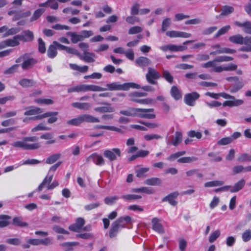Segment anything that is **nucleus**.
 Returning <instances> with one entry per match:
<instances>
[{
  "mask_svg": "<svg viewBox=\"0 0 251 251\" xmlns=\"http://www.w3.org/2000/svg\"><path fill=\"white\" fill-rule=\"evenodd\" d=\"M123 221H115L111 225V227L109 231V237L110 238L114 237L119 229L123 226L122 225Z\"/></svg>",
  "mask_w": 251,
  "mask_h": 251,
  "instance_id": "nucleus-12",
  "label": "nucleus"
},
{
  "mask_svg": "<svg viewBox=\"0 0 251 251\" xmlns=\"http://www.w3.org/2000/svg\"><path fill=\"white\" fill-rule=\"evenodd\" d=\"M152 229L159 233H164V230L162 225L158 221H152Z\"/></svg>",
  "mask_w": 251,
  "mask_h": 251,
  "instance_id": "nucleus-40",
  "label": "nucleus"
},
{
  "mask_svg": "<svg viewBox=\"0 0 251 251\" xmlns=\"http://www.w3.org/2000/svg\"><path fill=\"white\" fill-rule=\"evenodd\" d=\"M242 237L245 242L250 241L251 239V231L250 229L246 230L243 233Z\"/></svg>",
  "mask_w": 251,
  "mask_h": 251,
  "instance_id": "nucleus-64",
  "label": "nucleus"
},
{
  "mask_svg": "<svg viewBox=\"0 0 251 251\" xmlns=\"http://www.w3.org/2000/svg\"><path fill=\"white\" fill-rule=\"evenodd\" d=\"M140 4L138 3H134L131 6L130 9L131 15L134 16L137 15L139 12Z\"/></svg>",
  "mask_w": 251,
  "mask_h": 251,
  "instance_id": "nucleus-60",
  "label": "nucleus"
},
{
  "mask_svg": "<svg viewBox=\"0 0 251 251\" xmlns=\"http://www.w3.org/2000/svg\"><path fill=\"white\" fill-rule=\"evenodd\" d=\"M179 193L178 192H174L164 197L162 199V201L163 202L168 201L171 205L176 206L177 203V201H176V199Z\"/></svg>",
  "mask_w": 251,
  "mask_h": 251,
  "instance_id": "nucleus-13",
  "label": "nucleus"
},
{
  "mask_svg": "<svg viewBox=\"0 0 251 251\" xmlns=\"http://www.w3.org/2000/svg\"><path fill=\"white\" fill-rule=\"evenodd\" d=\"M233 11L234 8L233 7L225 5L223 7L222 9L221 15L223 16H227L232 13Z\"/></svg>",
  "mask_w": 251,
  "mask_h": 251,
  "instance_id": "nucleus-53",
  "label": "nucleus"
},
{
  "mask_svg": "<svg viewBox=\"0 0 251 251\" xmlns=\"http://www.w3.org/2000/svg\"><path fill=\"white\" fill-rule=\"evenodd\" d=\"M31 11L29 10L23 12L21 11H17L16 15H14L13 17V21H18L22 18L28 17L31 15Z\"/></svg>",
  "mask_w": 251,
  "mask_h": 251,
  "instance_id": "nucleus-27",
  "label": "nucleus"
},
{
  "mask_svg": "<svg viewBox=\"0 0 251 251\" xmlns=\"http://www.w3.org/2000/svg\"><path fill=\"white\" fill-rule=\"evenodd\" d=\"M79 92H85L88 91L100 92L105 90L103 87L93 84L78 85Z\"/></svg>",
  "mask_w": 251,
  "mask_h": 251,
  "instance_id": "nucleus-9",
  "label": "nucleus"
},
{
  "mask_svg": "<svg viewBox=\"0 0 251 251\" xmlns=\"http://www.w3.org/2000/svg\"><path fill=\"white\" fill-rule=\"evenodd\" d=\"M69 67L70 69L74 71H77L81 73H86L88 70V66L84 65L83 66H79L76 64L70 63Z\"/></svg>",
  "mask_w": 251,
  "mask_h": 251,
  "instance_id": "nucleus-26",
  "label": "nucleus"
},
{
  "mask_svg": "<svg viewBox=\"0 0 251 251\" xmlns=\"http://www.w3.org/2000/svg\"><path fill=\"white\" fill-rule=\"evenodd\" d=\"M45 9L43 8H38L36 9L33 13L32 16L30 18V22H33L38 20L42 15L44 13Z\"/></svg>",
  "mask_w": 251,
  "mask_h": 251,
  "instance_id": "nucleus-38",
  "label": "nucleus"
},
{
  "mask_svg": "<svg viewBox=\"0 0 251 251\" xmlns=\"http://www.w3.org/2000/svg\"><path fill=\"white\" fill-rule=\"evenodd\" d=\"M40 138L42 139L48 140L46 142V145H50L55 143V139H53V134L50 133H46L42 134Z\"/></svg>",
  "mask_w": 251,
  "mask_h": 251,
  "instance_id": "nucleus-31",
  "label": "nucleus"
},
{
  "mask_svg": "<svg viewBox=\"0 0 251 251\" xmlns=\"http://www.w3.org/2000/svg\"><path fill=\"white\" fill-rule=\"evenodd\" d=\"M67 35L70 36L71 41L73 43H76L79 41H82V37L80 34H77L75 32H68Z\"/></svg>",
  "mask_w": 251,
  "mask_h": 251,
  "instance_id": "nucleus-41",
  "label": "nucleus"
},
{
  "mask_svg": "<svg viewBox=\"0 0 251 251\" xmlns=\"http://www.w3.org/2000/svg\"><path fill=\"white\" fill-rule=\"evenodd\" d=\"M198 158L195 156H186L181 157L177 159V162L179 163H190L198 160Z\"/></svg>",
  "mask_w": 251,
  "mask_h": 251,
  "instance_id": "nucleus-39",
  "label": "nucleus"
},
{
  "mask_svg": "<svg viewBox=\"0 0 251 251\" xmlns=\"http://www.w3.org/2000/svg\"><path fill=\"white\" fill-rule=\"evenodd\" d=\"M236 84L230 86L229 88V92L231 93H235L241 90L244 86V83L239 80L235 82Z\"/></svg>",
  "mask_w": 251,
  "mask_h": 251,
  "instance_id": "nucleus-32",
  "label": "nucleus"
},
{
  "mask_svg": "<svg viewBox=\"0 0 251 251\" xmlns=\"http://www.w3.org/2000/svg\"><path fill=\"white\" fill-rule=\"evenodd\" d=\"M20 40L24 42H31L34 39V34L32 31L29 30L24 31L21 35H18Z\"/></svg>",
  "mask_w": 251,
  "mask_h": 251,
  "instance_id": "nucleus-14",
  "label": "nucleus"
},
{
  "mask_svg": "<svg viewBox=\"0 0 251 251\" xmlns=\"http://www.w3.org/2000/svg\"><path fill=\"white\" fill-rule=\"evenodd\" d=\"M46 113H51L50 116H49L48 117H49V118L48 119V123L49 124H53L55 122H56L58 119V118L57 117V115H58V112L57 111H48Z\"/></svg>",
  "mask_w": 251,
  "mask_h": 251,
  "instance_id": "nucleus-50",
  "label": "nucleus"
},
{
  "mask_svg": "<svg viewBox=\"0 0 251 251\" xmlns=\"http://www.w3.org/2000/svg\"><path fill=\"white\" fill-rule=\"evenodd\" d=\"M20 39L18 35L14 36L12 39H8L0 44V48H4L7 47H16L20 44Z\"/></svg>",
  "mask_w": 251,
  "mask_h": 251,
  "instance_id": "nucleus-10",
  "label": "nucleus"
},
{
  "mask_svg": "<svg viewBox=\"0 0 251 251\" xmlns=\"http://www.w3.org/2000/svg\"><path fill=\"white\" fill-rule=\"evenodd\" d=\"M50 129V127L45 126H44V124L43 123H40L39 124H38L35 127H33L31 129V131L34 132H36L38 131H41V130H49Z\"/></svg>",
  "mask_w": 251,
  "mask_h": 251,
  "instance_id": "nucleus-59",
  "label": "nucleus"
},
{
  "mask_svg": "<svg viewBox=\"0 0 251 251\" xmlns=\"http://www.w3.org/2000/svg\"><path fill=\"white\" fill-rule=\"evenodd\" d=\"M131 192L134 193H143L147 194H153L155 192L153 188L147 187L133 188L131 190Z\"/></svg>",
  "mask_w": 251,
  "mask_h": 251,
  "instance_id": "nucleus-23",
  "label": "nucleus"
},
{
  "mask_svg": "<svg viewBox=\"0 0 251 251\" xmlns=\"http://www.w3.org/2000/svg\"><path fill=\"white\" fill-rule=\"evenodd\" d=\"M120 113L127 116L135 117V108L129 107L127 110H121Z\"/></svg>",
  "mask_w": 251,
  "mask_h": 251,
  "instance_id": "nucleus-48",
  "label": "nucleus"
},
{
  "mask_svg": "<svg viewBox=\"0 0 251 251\" xmlns=\"http://www.w3.org/2000/svg\"><path fill=\"white\" fill-rule=\"evenodd\" d=\"M237 68V65L234 63H229L224 66H219L215 68V72L220 73L223 71H235Z\"/></svg>",
  "mask_w": 251,
  "mask_h": 251,
  "instance_id": "nucleus-16",
  "label": "nucleus"
},
{
  "mask_svg": "<svg viewBox=\"0 0 251 251\" xmlns=\"http://www.w3.org/2000/svg\"><path fill=\"white\" fill-rule=\"evenodd\" d=\"M61 156V153H58L50 155L47 158L46 163L48 164H52L55 162Z\"/></svg>",
  "mask_w": 251,
  "mask_h": 251,
  "instance_id": "nucleus-42",
  "label": "nucleus"
},
{
  "mask_svg": "<svg viewBox=\"0 0 251 251\" xmlns=\"http://www.w3.org/2000/svg\"><path fill=\"white\" fill-rule=\"evenodd\" d=\"M149 171V168L147 167L141 168L136 170V176L139 178L145 177L146 174Z\"/></svg>",
  "mask_w": 251,
  "mask_h": 251,
  "instance_id": "nucleus-47",
  "label": "nucleus"
},
{
  "mask_svg": "<svg viewBox=\"0 0 251 251\" xmlns=\"http://www.w3.org/2000/svg\"><path fill=\"white\" fill-rule=\"evenodd\" d=\"M95 110L100 113L113 112L114 111V109L109 104L108 106L96 107Z\"/></svg>",
  "mask_w": 251,
  "mask_h": 251,
  "instance_id": "nucleus-46",
  "label": "nucleus"
},
{
  "mask_svg": "<svg viewBox=\"0 0 251 251\" xmlns=\"http://www.w3.org/2000/svg\"><path fill=\"white\" fill-rule=\"evenodd\" d=\"M234 24L239 27H243V31L244 32L247 34H251V22L247 21L243 23H240V22L236 21L234 23Z\"/></svg>",
  "mask_w": 251,
  "mask_h": 251,
  "instance_id": "nucleus-19",
  "label": "nucleus"
},
{
  "mask_svg": "<svg viewBox=\"0 0 251 251\" xmlns=\"http://www.w3.org/2000/svg\"><path fill=\"white\" fill-rule=\"evenodd\" d=\"M187 243L184 238H179L178 240L179 249L180 251H185Z\"/></svg>",
  "mask_w": 251,
  "mask_h": 251,
  "instance_id": "nucleus-62",
  "label": "nucleus"
},
{
  "mask_svg": "<svg viewBox=\"0 0 251 251\" xmlns=\"http://www.w3.org/2000/svg\"><path fill=\"white\" fill-rule=\"evenodd\" d=\"M53 179V175H51L50 176H46L42 183L39 185L38 187V190L39 191H41L42 190L43 188L47 185L48 186V185H50V183H51L52 180Z\"/></svg>",
  "mask_w": 251,
  "mask_h": 251,
  "instance_id": "nucleus-35",
  "label": "nucleus"
},
{
  "mask_svg": "<svg viewBox=\"0 0 251 251\" xmlns=\"http://www.w3.org/2000/svg\"><path fill=\"white\" fill-rule=\"evenodd\" d=\"M135 117L143 119H152L156 117L153 108H135Z\"/></svg>",
  "mask_w": 251,
  "mask_h": 251,
  "instance_id": "nucleus-4",
  "label": "nucleus"
},
{
  "mask_svg": "<svg viewBox=\"0 0 251 251\" xmlns=\"http://www.w3.org/2000/svg\"><path fill=\"white\" fill-rule=\"evenodd\" d=\"M72 105L75 108L82 110H88L91 106V104L88 102H73Z\"/></svg>",
  "mask_w": 251,
  "mask_h": 251,
  "instance_id": "nucleus-34",
  "label": "nucleus"
},
{
  "mask_svg": "<svg viewBox=\"0 0 251 251\" xmlns=\"http://www.w3.org/2000/svg\"><path fill=\"white\" fill-rule=\"evenodd\" d=\"M161 183V180L158 177H151L145 181V184L151 186L160 185Z\"/></svg>",
  "mask_w": 251,
  "mask_h": 251,
  "instance_id": "nucleus-37",
  "label": "nucleus"
},
{
  "mask_svg": "<svg viewBox=\"0 0 251 251\" xmlns=\"http://www.w3.org/2000/svg\"><path fill=\"white\" fill-rule=\"evenodd\" d=\"M118 199V197L116 196L110 197H107L105 198L104 201L105 204L107 205H112L115 203Z\"/></svg>",
  "mask_w": 251,
  "mask_h": 251,
  "instance_id": "nucleus-63",
  "label": "nucleus"
},
{
  "mask_svg": "<svg viewBox=\"0 0 251 251\" xmlns=\"http://www.w3.org/2000/svg\"><path fill=\"white\" fill-rule=\"evenodd\" d=\"M38 138L36 136H27L23 138L22 141L13 142L12 146L16 148H21L25 150H35L40 148L39 143L37 142Z\"/></svg>",
  "mask_w": 251,
  "mask_h": 251,
  "instance_id": "nucleus-1",
  "label": "nucleus"
},
{
  "mask_svg": "<svg viewBox=\"0 0 251 251\" xmlns=\"http://www.w3.org/2000/svg\"><path fill=\"white\" fill-rule=\"evenodd\" d=\"M107 88H103L105 90L110 91H128L130 88L139 89L140 86L133 82H126L123 84H120L118 82H115L108 83L106 85Z\"/></svg>",
  "mask_w": 251,
  "mask_h": 251,
  "instance_id": "nucleus-2",
  "label": "nucleus"
},
{
  "mask_svg": "<svg viewBox=\"0 0 251 251\" xmlns=\"http://www.w3.org/2000/svg\"><path fill=\"white\" fill-rule=\"evenodd\" d=\"M188 136L190 138H196L197 139H200L202 137V134L201 132L191 130L187 132Z\"/></svg>",
  "mask_w": 251,
  "mask_h": 251,
  "instance_id": "nucleus-57",
  "label": "nucleus"
},
{
  "mask_svg": "<svg viewBox=\"0 0 251 251\" xmlns=\"http://www.w3.org/2000/svg\"><path fill=\"white\" fill-rule=\"evenodd\" d=\"M244 37L240 34H236L229 37V41L232 43L243 45Z\"/></svg>",
  "mask_w": 251,
  "mask_h": 251,
  "instance_id": "nucleus-36",
  "label": "nucleus"
},
{
  "mask_svg": "<svg viewBox=\"0 0 251 251\" xmlns=\"http://www.w3.org/2000/svg\"><path fill=\"white\" fill-rule=\"evenodd\" d=\"M187 49V47L184 46H177L172 44L169 45V50L171 51H182L184 50H186Z\"/></svg>",
  "mask_w": 251,
  "mask_h": 251,
  "instance_id": "nucleus-49",
  "label": "nucleus"
},
{
  "mask_svg": "<svg viewBox=\"0 0 251 251\" xmlns=\"http://www.w3.org/2000/svg\"><path fill=\"white\" fill-rule=\"evenodd\" d=\"M224 184V182L219 180H214L207 182L204 183L205 187H212L215 186H222Z\"/></svg>",
  "mask_w": 251,
  "mask_h": 251,
  "instance_id": "nucleus-52",
  "label": "nucleus"
},
{
  "mask_svg": "<svg viewBox=\"0 0 251 251\" xmlns=\"http://www.w3.org/2000/svg\"><path fill=\"white\" fill-rule=\"evenodd\" d=\"M121 198L126 201H131L135 200L140 199L142 198V196L139 195L127 194L122 196Z\"/></svg>",
  "mask_w": 251,
  "mask_h": 251,
  "instance_id": "nucleus-45",
  "label": "nucleus"
},
{
  "mask_svg": "<svg viewBox=\"0 0 251 251\" xmlns=\"http://www.w3.org/2000/svg\"><path fill=\"white\" fill-rule=\"evenodd\" d=\"M103 155L109 161H113L117 159V157L121 156V151L119 148H113L111 150H105L103 151Z\"/></svg>",
  "mask_w": 251,
  "mask_h": 251,
  "instance_id": "nucleus-6",
  "label": "nucleus"
},
{
  "mask_svg": "<svg viewBox=\"0 0 251 251\" xmlns=\"http://www.w3.org/2000/svg\"><path fill=\"white\" fill-rule=\"evenodd\" d=\"M142 28L140 26H134L130 27L128 31V33L130 35L135 34L141 32Z\"/></svg>",
  "mask_w": 251,
  "mask_h": 251,
  "instance_id": "nucleus-61",
  "label": "nucleus"
},
{
  "mask_svg": "<svg viewBox=\"0 0 251 251\" xmlns=\"http://www.w3.org/2000/svg\"><path fill=\"white\" fill-rule=\"evenodd\" d=\"M232 142L231 138L230 137H226L219 140L217 142V144L220 146H225Z\"/></svg>",
  "mask_w": 251,
  "mask_h": 251,
  "instance_id": "nucleus-58",
  "label": "nucleus"
},
{
  "mask_svg": "<svg viewBox=\"0 0 251 251\" xmlns=\"http://www.w3.org/2000/svg\"><path fill=\"white\" fill-rule=\"evenodd\" d=\"M170 94L171 96L176 100H178L182 98V94L176 86L174 85L171 87Z\"/></svg>",
  "mask_w": 251,
  "mask_h": 251,
  "instance_id": "nucleus-22",
  "label": "nucleus"
},
{
  "mask_svg": "<svg viewBox=\"0 0 251 251\" xmlns=\"http://www.w3.org/2000/svg\"><path fill=\"white\" fill-rule=\"evenodd\" d=\"M84 55H80L79 58L86 63H93L95 62V54L94 53L85 52Z\"/></svg>",
  "mask_w": 251,
  "mask_h": 251,
  "instance_id": "nucleus-20",
  "label": "nucleus"
},
{
  "mask_svg": "<svg viewBox=\"0 0 251 251\" xmlns=\"http://www.w3.org/2000/svg\"><path fill=\"white\" fill-rule=\"evenodd\" d=\"M38 41L39 52L42 54L45 53L46 51V48L44 41L41 38L38 39Z\"/></svg>",
  "mask_w": 251,
  "mask_h": 251,
  "instance_id": "nucleus-54",
  "label": "nucleus"
},
{
  "mask_svg": "<svg viewBox=\"0 0 251 251\" xmlns=\"http://www.w3.org/2000/svg\"><path fill=\"white\" fill-rule=\"evenodd\" d=\"M57 0H47L46 2L39 4L40 7H50V9L56 10L58 9L59 4Z\"/></svg>",
  "mask_w": 251,
  "mask_h": 251,
  "instance_id": "nucleus-15",
  "label": "nucleus"
},
{
  "mask_svg": "<svg viewBox=\"0 0 251 251\" xmlns=\"http://www.w3.org/2000/svg\"><path fill=\"white\" fill-rule=\"evenodd\" d=\"M37 62V60L35 58H28L27 59L24 61L21 66L23 70H26L29 68H32Z\"/></svg>",
  "mask_w": 251,
  "mask_h": 251,
  "instance_id": "nucleus-18",
  "label": "nucleus"
},
{
  "mask_svg": "<svg viewBox=\"0 0 251 251\" xmlns=\"http://www.w3.org/2000/svg\"><path fill=\"white\" fill-rule=\"evenodd\" d=\"M151 62V60L148 58L144 56L139 57L135 60L136 64L140 67L148 66L150 65Z\"/></svg>",
  "mask_w": 251,
  "mask_h": 251,
  "instance_id": "nucleus-21",
  "label": "nucleus"
},
{
  "mask_svg": "<svg viewBox=\"0 0 251 251\" xmlns=\"http://www.w3.org/2000/svg\"><path fill=\"white\" fill-rule=\"evenodd\" d=\"M239 162H251V155L248 153H243L239 156L237 159Z\"/></svg>",
  "mask_w": 251,
  "mask_h": 251,
  "instance_id": "nucleus-56",
  "label": "nucleus"
},
{
  "mask_svg": "<svg viewBox=\"0 0 251 251\" xmlns=\"http://www.w3.org/2000/svg\"><path fill=\"white\" fill-rule=\"evenodd\" d=\"M182 133L181 131H177L175 132V136L172 138V144L175 146H178L182 142Z\"/></svg>",
  "mask_w": 251,
  "mask_h": 251,
  "instance_id": "nucleus-24",
  "label": "nucleus"
},
{
  "mask_svg": "<svg viewBox=\"0 0 251 251\" xmlns=\"http://www.w3.org/2000/svg\"><path fill=\"white\" fill-rule=\"evenodd\" d=\"M200 97V94L197 92L187 93L185 95L184 101L185 103L190 106H193L195 105L196 101Z\"/></svg>",
  "mask_w": 251,
  "mask_h": 251,
  "instance_id": "nucleus-7",
  "label": "nucleus"
},
{
  "mask_svg": "<svg viewBox=\"0 0 251 251\" xmlns=\"http://www.w3.org/2000/svg\"><path fill=\"white\" fill-rule=\"evenodd\" d=\"M43 109L39 107H34L33 108L26 110L25 112L24 115L25 116L34 115L42 113Z\"/></svg>",
  "mask_w": 251,
  "mask_h": 251,
  "instance_id": "nucleus-44",
  "label": "nucleus"
},
{
  "mask_svg": "<svg viewBox=\"0 0 251 251\" xmlns=\"http://www.w3.org/2000/svg\"><path fill=\"white\" fill-rule=\"evenodd\" d=\"M171 24V19L166 18L164 19L162 23L161 32H164L167 30Z\"/></svg>",
  "mask_w": 251,
  "mask_h": 251,
  "instance_id": "nucleus-55",
  "label": "nucleus"
},
{
  "mask_svg": "<svg viewBox=\"0 0 251 251\" xmlns=\"http://www.w3.org/2000/svg\"><path fill=\"white\" fill-rule=\"evenodd\" d=\"M245 184V180L242 178L236 182L233 186H232L230 192L231 193L237 192L244 187Z\"/></svg>",
  "mask_w": 251,
  "mask_h": 251,
  "instance_id": "nucleus-28",
  "label": "nucleus"
},
{
  "mask_svg": "<svg viewBox=\"0 0 251 251\" xmlns=\"http://www.w3.org/2000/svg\"><path fill=\"white\" fill-rule=\"evenodd\" d=\"M161 76L160 73L155 69L151 67L148 68V73L146 75V78L147 81L153 85L157 84L156 80L158 79Z\"/></svg>",
  "mask_w": 251,
  "mask_h": 251,
  "instance_id": "nucleus-5",
  "label": "nucleus"
},
{
  "mask_svg": "<svg viewBox=\"0 0 251 251\" xmlns=\"http://www.w3.org/2000/svg\"><path fill=\"white\" fill-rule=\"evenodd\" d=\"M243 44L245 46L241 47L239 50L244 52H251V36H246L244 38Z\"/></svg>",
  "mask_w": 251,
  "mask_h": 251,
  "instance_id": "nucleus-17",
  "label": "nucleus"
},
{
  "mask_svg": "<svg viewBox=\"0 0 251 251\" xmlns=\"http://www.w3.org/2000/svg\"><path fill=\"white\" fill-rule=\"evenodd\" d=\"M34 102L40 105H51L53 103V100L50 99L39 98L34 100Z\"/></svg>",
  "mask_w": 251,
  "mask_h": 251,
  "instance_id": "nucleus-43",
  "label": "nucleus"
},
{
  "mask_svg": "<svg viewBox=\"0 0 251 251\" xmlns=\"http://www.w3.org/2000/svg\"><path fill=\"white\" fill-rule=\"evenodd\" d=\"M87 162L92 160L96 165L101 166L105 164V160L103 157L97 153H93L89 156L87 158Z\"/></svg>",
  "mask_w": 251,
  "mask_h": 251,
  "instance_id": "nucleus-11",
  "label": "nucleus"
},
{
  "mask_svg": "<svg viewBox=\"0 0 251 251\" xmlns=\"http://www.w3.org/2000/svg\"><path fill=\"white\" fill-rule=\"evenodd\" d=\"M236 52V50L234 49H231L227 48H220L219 50L215 51H212L210 53V55H216V54H221V53H229L233 54L235 53Z\"/></svg>",
  "mask_w": 251,
  "mask_h": 251,
  "instance_id": "nucleus-29",
  "label": "nucleus"
},
{
  "mask_svg": "<svg viewBox=\"0 0 251 251\" xmlns=\"http://www.w3.org/2000/svg\"><path fill=\"white\" fill-rule=\"evenodd\" d=\"M95 128L96 129H106L111 131H116L119 133H123V131L120 128L114 126H103V125H97L95 126Z\"/></svg>",
  "mask_w": 251,
  "mask_h": 251,
  "instance_id": "nucleus-30",
  "label": "nucleus"
},
{
  "mask_svg": "<svg viewBox=\"0 0 251 251\" xmlns=\"http://www.w3.org/2000/svg\"><path fill=\"white\" fill-rule=\"evenodd\" d=\"M84 221H76L75 224L70 225L69 228L70 230L79 232L81 230L89 231L91 230L90 226H87L83 227Z\"/></svg>",
  "mask_w": 251,
  "mask_h": 251,
  "instance_id": "nucleus-8",
  "label": "nucleus"
},
{
  "mask_svg": "<svg viewBox=\"0 0 251 251\" xmlns=\"http://www.w3.org/2000/svg\"><path fill=\"white\" fill-rule=\"evenodd\" d=\"M162 76L169 83L172 84L173 83L174 77L168 71H164L162 73Z\"/></svg>",
  "mask_w": 251,
  "mask_h": 251,
  "instance_id": "nucleus-51",
  "label": "nucleus"
},
{
  "mask_svg": "<svg viewBox=\"0 0 251 251\" xmlns=\"http://www.w3.org/2000/svg\"><path fill=\"white\" fill-rule=\"evenodd\" d=\"M100 120L96 117H93L89 114H83L79 116L76 118L72 119L67 122L68 125L78 126L83 122L87 123H99Z\"/></svg>",
  "mask_w": 251,
  "mask_h": 251,
  "instance_id": "nucleus-3",
  "label": "nucleus"
},
{
  "mask_svg": "<svg viewBox=\"0 0 251 251\" xmlns=\"http://www.w3.org/2000/svg\"><path fill=\"white\" fill-rule=\"evenodd\" d=\"M57 55V49L56 45L52 43L49 46L47 50V55L50 58H54Z\"/></svg>",
  "mask_w": 251,
  "mask_h": 251,
  "instance_id": "nucleus-25",
  "label": "nucleus"
},
{
  "mask_svg": "<svg viewBox=\"0 0 251 251\" xmlns=\"http://www.w3.org/2000/svg\"><path fill=\"white\" fill-rule=\"evenodd\" d=\"M19 84L23 87H29L34 86L35 82L31 79L23 78L19 81Z\"/></svg>",
  "mask_w": 251,
  "mask_h": 251,
  "instance_id": "nucleus-33",
  "label": "nucleus"
}]
</instances>
